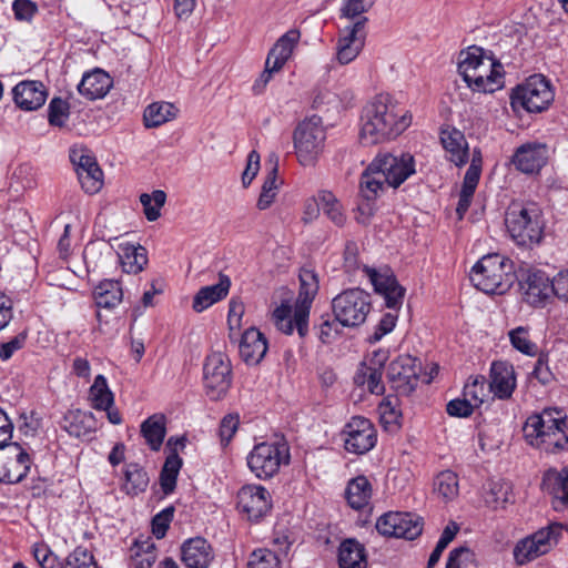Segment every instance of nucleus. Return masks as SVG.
I'll list each match as a JSON object with an SVG mask.
<instances>
[{
    "label": "nucleus",
    "mask_w": 568,
    "mask_h": 568,
    "mask_svg": "<svg viewBox=\"0 0 568 568\" xmlns=\"http://www.w3.org/2000/svg\"><path fill=\"white\" fill-rule=\"evenodd\" d=\"M240 424V416L237 414L225 415L220 423V437L223 445H227L234 434L236 433Z\"/></svg>",
    "instance_id": "obj_57"
},
{
    "label": "nucleus",
    "mask_w": 568,
    "mask_h": 568,
    "mask_svg": "<svg viewBox=\"0 0 568 568\" xmlns=\"http://www.w3.org/2000/svg\"><path fill=\"white\" fill-rule=\"evenodd\" d=\"M48 119L51 125L62 126L69 116V104L61 98H53L48 108Z\"/></svg>",
    "instance_id": "obj_54"
},
{
    "label": "nucleus",
    "mask_w": 568,
    "mask_h": 568,
    "mask_svg": "<svg viewBox=\"0 0 568 568\" xmlns=\"http://www.w3.org/2000/svg\"><path fill=\"white\" fill-rule=\"evenodd\" d=\"M371 308V295L361 288L344 290L332 300L334 318L344 327L365 323Z\"/></svg>",
    "instance_id": "obj_9"
},
{
    "label": "nucleus",
    "mask_w": 568,
    "mask_h": 568,
    "mask_svg": "<svg viewBox=\"0 0 568 568\" xmlns=\"http://www.w3.org/2000/svg\"><path fill=\"white\" fill-rule=\"evenodd\" d=\"M213 558V549L202 536L190 538L182 546V560L187 568H207Z\"/></svg>",
    "instance_id": "obj_25"
},
{
    "label": "nucleus",
    "mask_w": 568,
    "mask_h": 568,
    "mask_svg": "<svg viewBox=\"0 0 568 568\" xmlns=\"http://www.w3.org/2000/svg\"><path fill=\"white\" fill-rule=\"evenodd\" d=\"M250 470L260 479L276 475L282 465L290 463V448L286 442H263L253 447L247 456Z\"/></svg>",
    "instance_id": "obj_8"
},
{
    "label": "nucleus",
    "mask_w": 568,
    "mask_h": 568,
    "mask_svg": "<svg viewBox=\"0 0 568 568\" xmlns=\"http://www.w3.org/2000/svg\"><path fill=\"white\" fill-rule=\"evenodd\" d=\"M317 207H321L323 213L337 226H343L346 216L343 211L342 204L337 197L326 190H322L317 194Z\"/></svg>",
    "instance_id": "obj_40"
},
{
    "label": "nucleus",
    "mask_w": 568,
    "mask_h": 568,
    "mask_svg": "<svg viewBox=\"0 0 568 568\" xmlns=\"http://www.w3.org/2000/svg\"><path fill=\"white\" fill-rule=\"evenodd\" d=\"M475 407L468 398L464 397L450 400L446 406V410L450 416L468 417L473 414Z\"/></svg>",
    "instance_id": "obj_59"
},
{
    "label": "nucleus",
    "mask_w": 568,
    "mask_h": 568,
    "mask_svg": "<svg viewBox=\"0 0 568 568\" xmlns=\"http://www.w3.org/2000/svg\"><path fill=\"white\" fill-rule=\"evenodd\" d=\"M141 434L152 450H159L165 437L164 417L153 415L141 425Z\"/></svg>",
    "instance_id": "obj_39"
},
{
    "label": "nucleus",
    "mask_w": 568,
    "mask_h": 568,
    "mask_svg": "<svg viewBox=\"0 0 568 568\" xmlns=\"http://www.w3.org/2000/svg\"><path fill=\"white\" fill-rule=\"evenodd\" d=\"M547 160L548 149L545 144L528 142L517 148L511 158V163L518 171L525 174H534L541 170Z\"/></svg>",
    "instance_id": "obj_19"
},
{
    "label": "nucleus",
    "mask_w": 568,
    "mask_h": 568,
    "mask_svg": "<svg viewBox=\"0 0 568 568\" xmlns=\"http://www.w3.org/2000/svg\"><path fill=\"white\" fill-rule=\"evenodd\" d=\"M375 2L376 0H345L341 9L342 17L349 20L364 17L363 14L369 11Z\"/></svg>",
    "instance_id": "obj_55"
},
{
    "label": "nucleus",
    "mask_w": 568,
    "mask_h": 568,
    "mask_svg": "<svg viewBox=\"0 0 568 568\" xmlns=\"http://www.w3.org/2000/svg\"><path fill=\"white\" fill-rule=\"evenodd\" d=\"M489 390L499 399L511 397L516 388L514 366L507 362H494L490 367Z\"/></svg>",
    "instance_id": "obj_22"
},
{
    "label": "nucleus",
    "mask_w": 568,
    "mask_h": 568,
    "mask_svg": "<svg viewBox=\"0 0 568 568\" xmlns=\"http://www.w3.org/2000/svg\"><path fill=\"white\" fill-rule=\"evenodd\" d=\"M174 510L173 506H169L156 514L151 521L152 532H166L173 520Z\"/></svg>",
    "instance_id": "obj_64"
},
{
    "label": "nucleus",
    "mask_w": 568,
    "mask_h": 568,
    "mask_svg": "<svg viewBox=\"0 0 568 568\" xmlns=\"http://www.w3.org/2000/svg\"><path fill=\"white\" fill-rule=\"evenodd\" d=\"M508 336L513 347L516 348L518 352L528 356H535L537 354L538 347L530 339L529 331L527 327L518 326L511 329L508 333Z\"/></svg>",
    "instance_id": "obj_49"
},
{
    "label": "nucleus",
    "mask_w": 568,
    "mask_h": 568,
    "mask_svg": "<svg viewBox=\"0 0 568 568\" xmlns=\"http://www.w3.org/2000/svg\"><path fill=\"white\" fill-rule=\"evenodd\" d=\"M414 173L415 160L412 154H378L362 173L361 193L367 201L374 200L386 187H398Z\"/></svg>",
    "instance_id": "obj_2"
},
{
    "label": "nucleus",
    "mask_w": 568,
    "mask_h": 568,
    "mask_svg": "<svg viewBox=\"0 0 568 568\" xmlns=\"http://www.w3.org/2000/svg\"><path fill=\"white\" fill-rule=\"evenodd\" d=\"M205 393L212 400L222 399L232 384V366L229 356L222 352L210 353L203 365Z\"/></svg>",
    "instance_id": "obj_12"
},
{
    "label": "nucleus",
    "mask_w": 568,
    "mask_h": 568,
    "mask_svg": "<svg viewBox=\"0 0 568 568\" xmlns=\"http://www.w3.org/2000/svg\"><path fill=\"white\" fill-rule=\"evenodd\" d=\"M541 488L551 496L556 510L568 506V468L545 471Z\"/></svg>",
    "instance_id": "obj_23"
},
{
    "label": "nucleus",
    "mask_w": 568,
    "mask_h": 568,
    "mask_svg": "<svg viewBox=\"0 0 568 568\" xmlns=\"http://www.w3.org/2000/svg\"><path fill=\"white\" fill-rule=\"evenodd\" d=\"M513 485L505 480H489L484 488V501L491 509H503L514 503Z\"/></svg>",
    "instance_id": "obj_33"
},
{
    "label": "nucleus",
    "mask_w": 568,
    "mask_h": 568,
    "mask_svg": "<svg viewBox=\"0 0 568 568\" xmlns=\"http://www.w3.org/2000/svg\"><path fill=\"white\" fill-rule=\"evenodd\" d=\"M363 272L369 278L375 292L384 297L385 305L397 312L403 304L405 288L399 285L396 277L388 270L379 272L366 265L363 266Z\"/></svg>",
    "instance_id": "obj_17"
},
{
    "label": "nucleus",
    "mask_w": 568,
    "mask_h": 568,
    "mask_svg": "<svg viewBox=\"0 0 568 568\" xmlns=\"http://www.w3.org/2000/svg\"><path fill=\"white\" fill-rule=\"evenodd\" d=\"M511 105L521 106L528 112H542L554 101L550 82L541 74L530 75L525 83L514 89Z\"/></svg>",
    "instance_id": "obj_11"
},
{
    "label": "nucleus",
    "mask_w": 568,
    "mask_h": 568,
    "mask_svg": "<svg viewBox=\"0 0 568 568\" xmlns=\"http://www.w3.org/2000/svg\"><path fill=\"white\" fill-rule=\"evenodd\" d=\"M344 447L348 453L363 455L374 448L377 432L373 423L361 416L352 417L343 429Z\"/></svg>",
    "instance_id": "obj_14"
},
{
    "label": "nucleus",
    "mask_w": 568,
    "mask_h": 568,
    "mask_svg": "<svg viewBox=\"0 0 568 568\" xmlns=\"http://www.w3.org/2000/svg\"><path fill=\"white\" fill-rule=\"evenodd\" d=\"M166 201V194L162 190H154L151 194L142 193L140 202L143 206V212L148 221H156L161 216V209Z\"/></svg>",
    "instance_id": "obj_48"
},
{
    "label": "nucleus",
    "mask_w": 568,
    "mask_h": 568,
    "mask_svg": "<svg viewBox=\"0 0 568 568\" xmlns=\"http://www.w3.org/2000/svg\"><path fill=\"white\" fill-rule=\"evenodd\" d=\"M458 73L474 92L493 93L504 85V67L491 52L471 45L458 55Z\"/></svg>",
    "instance_id": "obj_3"
},
{
    "label": "nucleus",
    "mask_w": 568,
    "mask_h": 568,
    "mask_svg": "<svg viewBox=\"0 0 568 568\" xmlns=\"http://www.w3.org/2000/svg\"><path fill=\"white\" fill-rule=\"evenodd\" d=\"M112 87V79L101 69L87 72L78 84V91L89 100L101 99Z\"/></svg>",
    "instance_id": "obj_31"
},
{
    "label": "nucleus",
    "mask_w": 568,
    "mask_h": 568,
    "mask_svg": "<svg viewBox=\"0 0 568 568\" xmlns=\"http://www.w3.org/2000/svg\"><path fill=\"white\" fill-rule=\"evenodd\" d=\"M367 17H359L358 19L352 20V22L339 30V37L337 41L346 42L352 45L364 48L366 39V23Z\"/></svg>",
    "instance_id": "obj_46"
},
{
    "label": "nucleus",
    "mask_w": 568,
    "mask_h": 568,
    "mask_svg": "<svg viewBox=\"0 0 568 568\" xmlns=\"http://www.w3.org/2000/svg\"><path fill=\"white\" fill-rule=\"evenodd\" d=\"M525 440L546 453H557L568 447V418L558 408H545L530 415L524 426Z\"/></svg>",
    "instance_id": "obj_4"
},
{
    "label": "nucleus",
    "mask_w": 568,
    "mask_h": 568,
    "mask_svg": "<svg viewBox=\"0 0 568 568\" xmlns=\"http://www.w3.org/2000/svg\"><path fill=\"white\" fill-rule=\"evenodd\" d=\"M124 489L129 495H139L143 493L149 485L146 471L135 463L128 464L124 471Z\"/></svg>",
    "instance_id": "obj_43"
},
{
    "label": "nucleus",
    "mask_w": 568,
    "mask_h": 568,
    "mask_svg": "<svg viewBox=\"0 0 568 568\" xmlns=\"http://www.w3.org/2000/svg\"><path fill=\"white\" fill-rule=\"evenodd\" d=\"M422 363L410 356L402 355L390 362L387 377L397 394L408 396L418 385Z\"/></svg>",
    "instance_id": "obj_13"
},
{
    "label": "nucleus",
    "mask_w": 568,
    "mask_h": 568,
    "mask_svg": "<svg viewBox=\"0 0 568 568\" xmlns=\"http://www.w3.org/2000/svg\"><path fill=\"white\" fill-rule=\"evenodd\" d=\"M434 493L444 501H450L458 496V477L452 470L439 473L434 479Z\"/></svg>",
    "instance_id": "obj_41"
},
{
    "label": "nucleus",
    "mask_w": 568,
    "mask_h": 568,
    "mask_svg": "<svg viewBox=\"0 0 568 568\" xmlns=\"http://www.w3.org/2000/svg\"><path fill=\"white\" fill-rule=\"evenodd\" d=\"M32 460L29 454L17 443L0 449V481L17 484L29 473Z\"/></svg>",
    "instance_id": "obj_16"
},
{
    "label": "nucleus",
    "mask_w": 568,
    "mask_h": 568,
    "mask_svg": "<svg viewBox=\"0 0 568 568\" xmlns=\"http://www.w3.org/2000/svg\"><path fill=\"white\" fill-rule=\"evenodd\" d=\"M339 568H367V555L363 544L355 538L345 539L338 548Z\"/></svg>",
    "instance_id": "obj_34"
},
{
    "label": "nucleus",
    "mask_w": 568,
    "mask_h": 568,
    "mask_svg": "<svg viewBox=\"0 0 568 568\" xmlns=\"http://www.w3.org/2000/svg\"><path fill=\"white\" fill-rule=\"evenodd\" d=\"M27 342V333L21 332L13 336L10 341L0 344V359L8 361L13 354L24 347Z\"/></svg>",
    "instance_id": "obj_58"
},
{
    "label": "nucleus",
    "mask_w": 568,
    "mask_h": 568,
    "mask_svg": "<svg viewBox=\"0 0 568 568\" xmlns=\"http://www.w3.org/2000/svg\"><path fill=\"white\" fill-rule=\"evenodd\" d=\"M463 396L468 398L475 406L483 404L486 396V378L481 375L469 377L464 386Z\"/></svg>",
    "instance_id": "obj_52"
},
{
    "label": "nucleus",
    "mask_w": 568,
    "mask_h": 568,
    "mask_svg": "<svg viewBox=\"0 0 568 568\" xmlns=\"http://www.w3.org/2000/svg\"><path fill=\"white\" fill-rule=\"evenodd\" d=\"M386 361V355L384 352H375L374 358L372 362L377 365V367L367 366L365 367V372L363 373V377H366V379H363L362 383H366L367 389L372 394L381 395L384 393V385L382 383V367L384 365V362Z\"/></svg>",
    "instance_id": "obj_44"
},
{
    "label": "nucleus",
    "mask_w": 568,
    "mask_h": 568,
    "mask_svg": "<svg viewBox=\"0 0 568 568\" xmlns=\"http://www.w3.org/2000/svg\"><path fill=\"white\" fill-rule=\"evenodd\" d=\"M361 121V139L376 144L399 135L410 124V116L400 113L392 95L381 93L364 106Z\"/></svg>",
    "instance_id": "obj_1"
},
{
    "label": "nucleus",
    "mask_w": 568,
    "mask_h": 568,
    "mask_svg": "<svg viewBox=\"0 0 568 568\" xmlns=\"http://www.w3.org/2000/svg\"><path fill=\"white\" fill-rule=\"evenodd\" d=\"M557 535H527L520 539L515 549L514 557L518 565H525L535 558L547 554L554 544H557Z\"/></svg>",
    "instance_id": "obj_21"
},
{
    "label": "nucleus",
    "mask_w": 568,
    "mask_h": 568,
    "mask_svg": "<svg viewBox=\"0 0 568 568\" xmlns=\"http://www.w3.org/2000/svg\"><path fill=\"white\" fill-rule=\"evenodd\" d=\"M424 518L410 511H387L376 521L377 532H423Z\"/></svg>",
    "instance_id": "obj_18"
},
{
    "label": "nucleus",
    "mask_w": 568,
    "mask_h": 568,
    "mask_svg": "<svg viewBox=\"0 0 568 568\" xmlns=\"http://www.w3.org/2000/svg\"><path fill=\"white\" fill-rule=\"evenodd\" d=\"M60 426L70 436L77 438L89 436L98 429L93 413L81 409H69L60 422Z\"/></svg>",
    "instance_id": "obj_28"
},
{
    "label": "nucleus",
    "mask_w": 568,
    "mask_h": 568,
    "mask_svg": "<svg viewBox=\"0 0 568 568\" xmlns=\"http://www.w3.org/2000/svg\"><path fill=\"white\" fill-rule=\"evenodd\" d=\"M397 397H386L378 406L381 418L385 423H396L400 417V412L397 408Z\"/></svg>",
    "instance_id": "obj_60"
},
{
    "label": "nucleus",
    "mask_w": 568,
    "mask_h": 568,
    "mask_svg": "<svg viewBox=\"0 0 568 568\" xmlns=\"http://www.w3.org/2000/svg\"><path fill=\"white\" fill-rule=\"evenodd\" d=\"M94 298L99 307L113 308L122 302V287L118 281L104 280L95 287Z\"/></svg>",
    "instance_id": "obj_37"
},
{
    "label": "nucleus",
    "mask_w": 568,
    "mask_h": 568,
    "mask_svg": "<svg viewBox=\"0 0 568 568\" xmlns=\"http://www.w3.org/2000/svg\"><path fill=\"white\" fill-rule=\"evenodd\" d=\"M82 190L88 194L98 193L103 185V173L99 165L77 173Z\"/></svg>",
    "instance_id": "obj_50"
},
{
    "label": "nucleus",
    "mask_w": 568,
    "mask_h": 568,
    "mask_svg": "<svg viewBox=\"0 0 568 568\" xmlns=\"http://www.w3.org/2000/svg\"><path fill=\"white\" fill-rule=\"evenodd\" d=\"M272 508L270 491L261 485H245L237 493V509L251 523H258Z\"/></svg>",
    "instance_id": "obj_15"
},
{
    "label": "nucleus",
    "mask_w": 568,
    "mask_h": 568,
    "mask_svg": "<svg viewBox=\"0 0 568 568\" xmlns=\"http://www.w3.org/2000/svg\"><path fill=\"white\" fill-rule=\"evenodd\" d=\"M158 554L152 535H139L129 547V559L134 568H151L158 559Z\"/></svg>",
    "instance_id": "obj_30"
},
{
    "label": "nucleus",
    "mask_w": 568,
    "mask_h": 568,
    "mask_svg": "<svg viewBox=\"0 0 568 568\" xmlns=\"http://www.w3.org/2000/svg\"><path fill=\"white\" fill-rule=\"evenodd\" d=\"M397 322V314L394 312H388L383 315L374 334L371 336L372 342L381 341L386 334L390 333Z\"/></svg>",
    "instance_id": "obj_61"
},
{
    "label": "nucleus",
    "mask_w": 568,
    "mask_h": 568,
    "mask_svg": "<svg viewBox=\"0 0 568 568\" xmlns=\"http://www.w3.org/2000/svg\"><path fill=\"white\" fill-rule=\"evenodd\" d=\"M89 393L94 409L108 408L114 403L113 393L110 390L106 378L103 375H98L94 378Z\"/></svg>",
    "instance_id": "obj_47"
},
{
    "label": "nucleus",
    "mask_w": 568,
    "mask_h": 568,
    "mask_svg": "<svg viewBox=\"0 0 568 568\" xmlns=\"http://www.w3.org/2000/svg\"><path fill=\"white\" fill-rule=\"evenodd\" d=\"M541 210L535 203L513 204L506 214V226L511 239L521 246L538 243L542 236Z\"/></svg>",
    "instance_id": "obj_7"
},
{
    "label": "nucleus",
    "mask_w": 568,
    "mask_h": 568,
    "mask_svg": "<svg viewBox=\"0 0 568 568\" xmlns=\"http://www.w3.org/2000/svg\"><path fill=\"white\" fill-rule=\"evenodd\" d=\"M181 467L182 459L175 450H172V453L166 457L160 474V485L165 495H169L174 490Z\"/></svg>",
    "instance_id": "obj_42"
},
{
    "label": "nucleus",
    "mask_w": 568,
    "mask_h": 568,
    "mask_svg": "<svg viewBox=\"0 0 568 568\" xmlns=\"http://www.w3.org/2000/svg\"><path fill=\"white\" fill-rule=\"evenodd\" d=\"M178 109L169 102H154L146 106L143 121L146 128H158L176 116Z\"/></svg>",
    "instance_id": "obj_38"
},
{
    "label": "nucleus",
    "mask_w": 568,
    "mask_h": 568,
    "mask_svg": "<svg viewBox=\"0 0 568 568\" xmlns=\"http://www.w3.org/2000/svg\"><path fill=\"white\" fill-rule=\"evenodd\" d=\"M260 154L257 151L253 150L247 155V162L245 170L242 173V184L244 187H247L260 170Z\"/></svg>",
    "instance_id": "obj_62"
},
{
    "label": "nucleus",
    "mask_w": 568,
    "mask_h": 568,
    "mask_svg": "<svg viewBox=\"0 0 568 568\" xmlns=\"http://www.w3.org/2000/svg\"><path fill=\"white\" fill-rule=\"evenodd\" d=\"M294 148L303 166L314 165L323 152L326 133L318 116L302 121L294 131Z\"/></svg>",
    "instance_id": "obj_10"
},
{
    "label": "nucleus",
    "mask_w": 568,
    "mask_h": 568,
    "mask_svg": "<svg viewBox=\"0 0 568 568\" xmlns=\"http://www.w3.org/2000/svg\"><path fill=\"white\" fill-rule=\"evenodd\" d=\"M48 92L40 81L24 80L12 89L14 104L22 111H36L47 101Z\"/></svg>",
    "instance_id": "obj_20"
},
{
    "label": "nucleus",
    "mask_w": 568,
    "mask_h": 568,
    "mask_svg": "<svg viewBox=\"0 0 568 568\" xmlns=\"http://www.w3.org/2000/svg\"><path fill=\"white\" fill-rule=\"evenodd\" d=\"M280 559L268 549H257L251 554L248 568H278Z\"/></svg>",
    "instance_id": "obj_56"
},
{
    "label": "nucleus",
    "mask_w": 568,
    "mask_h": 568,
    "mask_svg": "<svg viewBox=\"0 0 568 568\" xmlns=\"http://www.w3.org/2000/svg\"><path fill=\"white\" fill-rule=\"evenodd\" d=\"M300 31L291 29L284 33L270 50L266 61L273 69H282L286 61L291 58L294 47L300 40Z\"/></svg>",
    "instance_id": "obj_32"
},
{
    "label": "nucleus",
    "mask_w": 568,
    "mask_h": 568,
    "mask_svg": "<svg viewBox=\"0 0 568 568\" xmlns=\"http://www.w3.org/2000/svg\"><path fill=\"white\" fill-rule=\"evenodd\" d=\"M63 568H97V562L87 548L79 546L67 557Z\"/></svg>",
    "instance_id": "obj_53"
},
{
    "label": "nucleus",
    "mask_w": 568,
    "mask_h": 568,
    "mask_svg": "<svg viewBox=\"0 0 568 568\" xmlns=\"http://www.w3.org/2000/svg\"><path fill=\"white\" fill-rule=\"evenodd\" d=\"M473 285L486 294H504L516 281L510 258L498 253L484 255L470 270Z\"/></svg>",
    "instance_id": "obj_6"
},
{
    "label": "nucleus",
    "mask_w": 568,
    "mask_h": 568,
    "mask_svg": "<svg viewBox=\"0 0 568 568\" xmlns=\"http://www.w3.org/2000/svg\"><path fill=\"white\" fill-rule=\"evenodd\" d=\"M69 158L75 172L87 171L95 165H99L92 153L82 145H73L70 148Z\"/></svg>",
    "instance_id": "obj_51"
},
{
    "label": "nucleus",
    "mask_w": 568,
    "mask_h": 568,
    "mask_svg": "<svg viewBox=\"0 0 568 568\" xmlns=\"http://www.w3.org/2000/svg\"><path fill=\"white\" fill-rule=\"evenodd\" d=\"M239 349L241 358L247 365H256L267 352V342L257 328L250 327L242 334Z\"/></svg>",
    "instance_id": "obj_26"
},
{
    "label": "nucleus",
    "mask_w": 568,
    "mask_h": 568,
    "mask_svg": "<svg viewBox=\"0 0 568 568\" xmlns=\"http://www.w3.org/2000/svg\"><path fill=\"white\" fill-rule=\"evenodd\" d=\"M521 288L525 301L532 306L542 305L554 293L551 280L542 271L530 272L521 284Z\"/></svg>",
    "instance_id": "obj_24"
},
{
    "label": "nucleus",
    "mask_w": 568,
    "mask_h": 568,
    "mask_svg": "<svg viewBox=\"0 0 568 568\" xmlns=\"http://www.w3.org/2000/svg\"><path fill=\"white\" fill-rule=\"evenodd\" d=\"M300 293L294 311L288 301L282 302L273 312V322L278 331L291 335L294 328L301 337L308 332V317L312 303L318 292L317 274L310 268H302L300 272Z\"/></svg>",
    "instance_id": "obj_5"
},
{
    "label": "nucleus",
    "mask_w": 568,
    "mask_h": 568,
    "mask_svg": "<svg viewBox=\"0 0 568 568\" xmlns=\"http://www.w3.org/2000/svg\"><path fill=\"white\" fill-rule=\"evenodd\" d=\"M273 165L265 178V181L262 185V191L257 200V207L260 210H266L274 202L275 196L277 194L278 185L276 183L277 180V170H278V159L276 155H272L271 161L273 160Z\"/></svg>",
    "instance_id": "obj_45"
},
{
    "label": "nucleus",
    "mask_w": 568,
    "mask_h": 568,
    "mask_svg": "<svg viewBox=\"0 0 568 568\" xmlns=\"http://www.w3.org/2000/svg\"><path fill=\"white\" fill-rule=\"evenodd\" d=\"M346 499L354 509L365 507L372 497V486L365 476H357L349 480L346 491Z\"/></svg>",
    "instance_id": "obj_36"
},
{
    "label": "nucleus",
    "mask_w": 568,
    "mask_h": 568,
    "mask_svg": "<svg viewBox=\"0 0 568 568\" xmlns=\"http://www.w3.org/2000/svg\"><path fill=\"white\" fill-rule=\"evenodd\" d=\"M230 285V278L221 275L217 284L202 287L194 296L193 310L201 313L214 303L221 301L227 295Z\"/></svg>",
    "instance_id": "obj_35"
},
{
    "label": "nucleus",
    "mask_w": 568,
    "mask_h": 568,
    "mask_svg": "<svg viewBox=\"0 0 568 568\" xmlns=\"http://www.w3.org/2000/svg\"><path fill=\"white\" fill-rule=\"evenodd\" d=\"M440 142L446 151L447 159L456 166L467 163L469 156L468 143L464 133L455 128L440 131Z\"/></svg>",
    "instance_id": "obj_27"
},
{
    "label": "nucleus",
    "mask_w": 568,
    "mask_h": 568,
    "mask_svg": "<svg viewBox=\"0 0 568 568\" xmlns=\"http://www.w3.org/2000/svg\"><path fill=\"white\" fill-rule=\"evenodd\" d=\"M116 254L123 272L138 274L148 264V252L140 244L122 241L116 245Z\"/></svg>",
    "instance_id": "obj_29"
},
{
    "label": "nucleus",
    "mask_w": 568,
    "mask_h": 568,
    "mask_svg": "<svg viewBox=\"0 0 568 568\" xmlns=\"http://www.w3.org/2000/svg\"><path fill=\"white\" fill-rule=\"evenodd\" d=\"M362 50L363 48H359L358 45L355 47L346 42L337 41L336 60L342 65L348 64L358 57Z\"/></svg>",
    "instance_id": "obj_63"
}]
</instances>
